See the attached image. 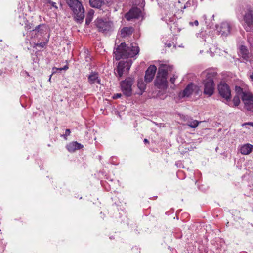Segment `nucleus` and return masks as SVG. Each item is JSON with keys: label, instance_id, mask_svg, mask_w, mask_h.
<instances>
[{"label": "nucleus", "instance_id": "obj_1", "mask_svg": "<svg viewBox=\"0 0 253 253\" xmlns=\"http://www.w3.org/2000/svg\"><path fill=\"white\" fill-rule=\"evenodd\" d=\"M139 48L138 46L135 44H130L128 46L125 42H122L117 47L114 48L113 54L116 60H119L122 58H126L134 57L138 54Z\"/></svg>", "mask_w": 253, "mask_h": 253}, {"label": "nucleus", "instance_id": "obj_2", "mask_svg": "<svg viewBox=\"0 0 253 253\" xmlns=\"http://www.w3.org/2000/svg\"><path fill=\"white\" fill-rule=\"evenodd\" d=\"M172 66L166 64H162L159 67L156 78L154 81V85L158 89L166 90L168 87L167 77L169 71H171Z\"/></svg>", "mask_w": 253, "mask_h": 253}, {"label": "nucleus", "instance_id": "obj_3", "mask_svg": "<svg viewBox=\"0 0 253 253\" xmlns=\"http://www.w3.org/2000/svg\"><path fill=\"white\" fill-rule=\"evenodd\" d=\"M66 3L73 13L75 21L77 23H83L84 18V9L81 0H66Z\"/></svg>", "mask_w": 253, "mask_h": 253}, {"label": "nucleus", "instance_id": "obj_4", "mask_svg": "<svg viewBox=\"0 0 253 253\" xmlns=\"http://www.w3.org/2000/svg\"><path fill=\"white\" fill-rule=\"evenodd\" d=\"M217 73L215 72H208L207 73L205 79L203 80L204 88L203 93L209 96L212 95L214 92L215 84L214 79L217 76Z\"/></svg>", "mask_w": 253, "mask_h": 253}, {"label": "nucleus", "instance_id": "obj_5", "mask_svg": "<svg viewBox=\"0 0 253 253\" xmlns=\"http://www.w3.org/2000/svg\"><path fill=\"white\" fill-rule=\"evenodd\" d=\"M132 63L131 59L119 62L116 69H115V73L117 74V76L119 78H120L124 74L128 73L131 67Z\"/></svg>", "mask_w": 253, "mask_h": 253}, {"label": "nucleus", "instance_id": "obj_6", "mask_svg": "<svg viewBox=\"0 0 253 253\" xmlns=\"http://www.w3.org/2000/svg\"><path fill=\"white\" fill-rule=\"evenodd\" d=\"M134 83V79L128 77L120 82L121 90L126 97H130L132 94V85Z\"/></svg>", "mask_w": 253, "mask_h": 253}, {"label": "nucleus", "instance_id": "obj_7", "mask_svg": "<svg viewBox=\"0 0 253 253\" xmlns=\"http://www.w3.org/2000/svg\"><path fill=\"white\" fill-rule=\"evenodd\" d=\"M218 90L220 95L226 101L231 100V93L229 86L225 82H220L218 85Z\"/></svg>", "mask_w": 253, "mask_h": 253}, {"label": "nucleus", "instance_id": "obj_8", "mask_svg": "<svg viewBox=\"0 0 253 253\" xmlns=\"http://www.w3.org/2000/svg\"><path fill=\"white\" fill-rule=\"evenodd\" d=\"M96 25L99 32L106 33L112 30L113 23L111 21H105L101 19H97Z\"/></svg>", "mask_w": 253, "mask_h": 253}, {"label": "nucleus", "instance_id": "obj_9", "mask_svg": "<svg viewBox=\"0 0 253 253\" xmlns=\"http://www.w3.org/2000/svg\"><path fill=\"white\" fill-rule=\"evenodd\" d=\"M244 20L246 23L244 29L247 32H253V11L249 10L244 16Z\"/></svg>", "mask_w": 253, "mask_h": 253}, {"label": "nucleus", "instance_id": "obj_10", "mask_svg": "<svg viewBox=\"0 0 253 253\" xmlns=\"http://www.w3.org/2000/svg\"><path fill=\"white\" fill-rule=\"evenodd\" d=\"M142 15V11L140 8L137 7H132L127 13H126L124 17L127 21H131L133 19H138Z\"/></svg>", "mask_w": 253, "mask_h": 253}, {"label": "nucleus", "instance_id": "obj_11", "mask_svg": "<svg viewBox=\"0 0 253 253\" xmlns=\"http://www.w3.org/2000/svg\"><path fill=\"white\" fill-rule=\"evenodd\" d=\"M216 28L218 34L224 37L227 36L230 33L231 29L230 24L227 22H222L220 25H216Z\"/></svg>", "mask_w": 253, "mask_h": 253}, {"label": "nucleus", "instance_id": "obj_12", "mask_svg": "<svg viewBox=\"0 0 253 253\" xmlns=\"http://www.w3.org/2000/svg\"><path fill=\"white\" fill-rule=\"evenodd\" d=\"M157 67L155 65H150L145 72V81L147 83L151 82L154 79Z\"/></svg>", "mask_w": 253, "mask_h": 253}, {"label": "nucleus", "instance_id": "obj_13", "mask_svg": "<svg viewBox=\"0 0 253 253\" xmlns=\"http://www.w3.org/2000/svg\"><path fill=\"white\" fill-rule=\"evenodd\" d=\"M47 30V27L45 24H40L35 27V29L30 31L31 35L34 34V37L38 38L39 36H42Z\"/></svg>", "mask_w": 253, "mask_h": 253}, {"label": "nucleus", "instance_id": "obj_14", "mask_svg": "<svg viewBox=\"0 0 253 253\" xmlns=\"http://www.w3.org/2000/svg\"><path fill=\"white\" fill-rule=\"evenodd\" d=\"M194 84L192 83L189 84L184 89L180 92L179 94V96L180 98L188 97L190 96L193 91Z\"/></svg>", "mask_w": 253, "mask_h": 253}, {"label": "nucleus", "instance_id": "obj_15", "mask_svg": "<svg viewBox=\"0 0 253 253\" xmlns=\"http://www.w3.org/2000/svg\"><path fill=\"white\" fill-rule=\"evenodd\" d=\"M88 82L90 84H94L95 83L100 84L101 80L99 77L98 73L92 71L88 77Z\"/></svg>", "mask_w": 253, "mask_h": 253}, {"label": "nucleus", "instance_id": "obj_16", "mask_svg": "<svg viewBox=\"0 0 253 253\" xmlns=\"http://www.w3.org/2000/svg\"><path fill=\"white\" fill-rule=\"evenodd\" d=\"M83 147V145L77 141L72 142L66 146V148L70 152H74Z\"/></svg>", "mask_w": 253, "mask_h": 253}, {"label": "nucleus", "instance_id": "obj_17", "mask_svg": "<svg viewBox=\"0 0 253 253\" xmlns=\"http://www.w3.org/2000/svg\"><path fill=\"white\" fill-rule=\"evenodd\" d=\"M239 54L244 60L248 61L249 60V52L247 47L246 46H240Z\"/></svg>", "mask_w": 253, "mask_h": 253}, {"label": "nucleus", "instance_id": "obj_18", "mask_svg": "<svg viewBox=\"0 0 253 253\" xmlns=\"http://www.w3.org/2000/svg\"><path fill=\"white\" fill-rule=\"evenodd\" d=\"M253 148V146L250 144H246L243 145L240 148V152L243 155L250 154Z\"/></svg>", "mask_w": 253, "mask_h": 253}, {"label": "nucleus", "instance_id": "obj_19", "mask_svg": "<svg viewBox=\"0 0 253 253\" xmlns=\"http://www.w3.org/2000/svg\"><path fill=\"white\" fill-rule=\"evenodd\" d=\"M134 29L132 27H124L121 30V34L122 37H125L126 36L131 35L133 32Z\"/></svg>", "mask_w": 253, "mask_h": 253}, {"label": "nucleus", "instance_id": "obj_20", "mask_svg": "<svg viewBox=\"0 0 253 253\" xmlns=\"http://www.w3.org/2000/svg\"><path fill=\"white\" fill-rule=\"evenodd\" d=\"M146 84L142 79L138 80L137 82V86L139 89L140 91L137 94L139 95H142L146 89Z\"/></svg>", "mask_w": 253, "mask_h": 253}, {"label": "nucleus", "instance_id": "obj_21", "mask_svg": "<svg viewBox=\"0 0 253 253\" xmlns=\"http://www.w3.org/2000/svg\"><path fill=\"white\" fill-rule=\"evenodd\" d=\"M103 2L102 0H89L90 5L93 8H100Z\"/></svg>", "mask_w": 253, "mask_h": 253}, {"label": "nucleus", "instance_id": "obj_22", "mask_svg": "<svg viewBox=\"0 0 253 253\" xmlns=\"http://www.w3.org/2000/svg\"><path fill=\"white\" fill-rule=\"evenodd\" d=\"M242 99L244 103L253 99V95L244 92L242 96Z\"/></svg>", "mask_w": 253, "mask_h": 253}, {"label": "nucleus", "instance_id": "obj_23", "mask_svg": "<svg viewBox=\"0 0 253 253\" xmlns=\"http://www.w3.org/2000/svg\"><path fill=\"white\" fill-rule=\"evenodd\" d=\"M200 123H201V122L191 119L188 120L187 124V125L191 128H195L198 126Z\"/></svg>", "mask_w": 253, "mask_h": 253}, {"label": "nucleus", "instance_id": "obj_24", "mask_svg": "<svg viewBox=\"0 0 253 253\" xmlns=\"http://www.w3.org/2000/svg\"><path fill=\"white\" fill-rule=\"evenodd\" d=\"M245 104L246 109L252 112H253V99L252 101L246 102Z\"/></svg>", "mask_w": 253, "mask_h": 253}, {"label": "nucleus", "instance_id": "obj_25", "mask_svg": "<svg viewBox=\"0 0 253 253\" xmlns=\"http://www.w3.org/2000/svg\"><path fill=\"white\" fill-rule=\"evenodd\" d=\"M34 27V25L33 24H32L30 22H29L28 21L26 20L25 23V26L24 28L26 30L30 31L31 30V29Z\"/></svg>", "mask_w": 253, "mask_h": 253}, {"label": "nucleus", "instance_id": "obj_26", "mask_svg": "<svg viewBox=\"0 0 253 253\" xmlns=\"http://www.w3.org/2000/svg\"><path fill=\"white\" fill-rule=\"evenodd\" d=\"M235 106H238L240 103V97L238 95H235L233 99Z\"/></svg>", "mask_w": 253, "mask_h": 253}, {"label": "nucleus", "instance_id": "obj_27", "mask_svg": "<svg viewBox=\"0 0 253 253\" xmlns=\"http://www.w3.org/2000/svg\"><path fill=\"white\" fill-rule=\"evenodd\" d=\"M235 91H236V93L237 94V95H238V96H239L241 94L243 95V93H244L243 92V88L239 86H235Z\"/></svg>", "mask_w": 253, "mask_h": 253}, {"label": "nucleus", "instance_id": "obj_28", "mask_svg": "<svg viewBox=\"0 0 253 253\" xmlns=\"http://www.w3.org/2000/svg\"><path fill=\"white\" fill-rule=\"evenodd\" d=\"M92 19V15L91 14V13L89 12L86 17L85 24L86 25H89L90 23V22H91Z\"/></svg>", "mask_w": 253, "mask_h": 253}, {"label": "nucleus", "instance_id": "obj_29", "mask_svg": "<svg viewBox=\"0 0 253 253\" xmlns=\"http://www.w3.org/2000/svg\"><path fill=\"white\" fill-rule=\"evenodd\" d=\"M71 133V130L70 129H66L65 130V133L61 135V137H63L65 140H67V136H69Z\"/></svg>", "mask_w": 253, "mask_h": 253}, {"label": "nucleus", "instance_id": "obj_30", "mask_svg": "<svg viewBox=\"0 0 253 253\" xmlns=\"http://www.w3.org/2000/svg\"><path fill=\"white\" fill-rule=\"evenodd\" d=\"M87 53L85 56V60L86 62H90L91 60V57L90 55L88 53V51H87Z\"/></svg>", "mask_w": 253, "mask_h": 253}, {"label": "nucleus", "instance_id": "obj_31", "mask_svg": "<svg viewBox=\"0 0 253 253\" xmlns=\"http://www.w3.org/2000/svg\"><path fill=\"white\" fill-rule=\"evenodd\" d=\"M52 75L53 74L57 73L58 71H61V69L60 68H57V67H54L52 68Z\"/></svg>", "mask_w": 253, "mask_h": 253}, {"label": "nucleus", "instance_id": "obj_32", "mask_svg": "<svg viewBox=\"0 0 253 253\" xmlns=\"http://www.w3.org/2000/svg\"><path fill=\"white\" fill-rule=\"evenodd\" d=\"M48 3L51 4V5L53 7H55L56 8H57V7L56 6V3L55 2H53L51 0H49L48 1Z\"/></svg>", "mask_w": 253, "mask_h": 253}, {"label": "nucleus", "instance_id": "obj_33", "mask_svg": "<svg viewBox=\"0 0 253 253\" xmlns=\"http://www.w3.org/2000/svg\"><path fill=\"white\" fill-rule=\"evenodd\" d=\"M122 96V94L121 93H117L113 95V98L114 99H116L117 98H120Z\"/></svg>", "mask_w": 253, "mask_h": 253}, {"label": "nucleus", "instance_id": "obj_34", "mask_svg": "<svg viewBox=\"0 0 253 253\" xmlns=\"http://www.w3.org/2000/svg\"><path fill=\"white\" fill-rule=\"evenodd\" d=\"M189 24L191 26L195 25V26H197L199 24V22H198V20H195L194 22H190L189 23Z\"/></svg>", "mask_w": 253, "mask_h": 253}, {"label": "nucleus", "instance_id": "obj_35", "mask_svg": "<svg viewBox=\"0 0 253 253\" xmlns=\"http://www.w3.org/2000/svg\"><path fill=\"white\" fill-rule=\"evenodd\" d=\"M177 78V77H175V75H173V77H171L170 79V82L172 83V84H174V82H175V80L176 79V78Z\"/></svg>", "mask_w": 253, "mask_h": 253}, {"label": "nucleus", "instance_id": "obj_36", "mask_svg": "<svg viewBox=\"0 0 253 253\" xmlns=\"http://www.w3.org/2000/svg\"><path fill=\"white\" fill-rule=\"evenodd\" d=\"M206 23L207 24V26L209 27L210 28H211L212 27V26H213V23L212 21L211 22H210L208 23V22L207 21H206Z\"/></svg>", "mask_w": 253, "mask_h": 253}, {"label": "nucleus", "instance_id": "obj_37", "mask_svg": "<svg viewBox=\"0 0 253 253\" xmlns=\"http://www.w3.org/2000/svg\"><path fill=\"white\" fill-rule=\"evenodd\" d=\"M246 125H249V126H253V122H247V123H245L243 124V126H245Z\"/></svg>", "mask_w": 253, "mask_h": 253}, {"label": "nucleus", "instance_id": "obj_38", "mask_svg": "<svg viewBox=\"0 0 253 253\" xmlns=\"http://www.w3.org/2000/svg\"><path fill=\"white\" fill-rule=\"evenodd\" d=\"M61 69V71L62 70H67L69 68V66L68 64H66L63 67L60 68Z\"/></svg>", "mask_w": 253, "mask_h": 253}, {"label": "nucleus", "instance_id": "obj_39", "mask_svg": "<svg viewBox=\"0 0 253 253\" xmlns=\"http://www.w3.org/2000/svg\"><path fill=\"white\" fill-rule=\"evenodd\" d=\"M165 45L168 47H170L171 46V43H166Z\"/></svg>", "mask_w": 253, "mask_h": 253}, {"label": "nucleus", "instance_id": "obj_40", "mask_svg": "<svg viewBox=\"0 0 253 253\" xmlns=\"http://www.w3.org/2000/svg\"><path fill=\"white\" fill-rule=\"evenodd\" d=\"M144 143H149V140L148 139H144Z\"/></svg>", "mask_w": 253, "mask_h": 253}, {"label": "nucleus", "instance_id": "obj_41", "mask_svg": "<svg viewBox=\"0 0 253 253\" xmlns=\"http://www.w3.org/2000/svg\"><path fill=\"white\" fill-rule=\"evenodd\" d=\"M203 18H204L205 20H206L207 16H206V15H203Z\"/></svg>", "mask_w": 253, "mask_h": 253}, {"label": "nucleus", "instance_id": "obj_42", "mask_svg": "<svg viewBox=\"0 0 253 253\" xmlns=\"http://www.w3.org/2000/svg\"><path fill=\"white\" fill-rule=\"evenodd\" d=\"M39 45H40L41 47H43V44H42V43H40V44H39Z\"/></svg>", "mask_w": 253, "mask_h": 253}, {"label": "nucleus", "instance_id": "obj_43", "mask_svg": "<svg viewBox=\"0 0 253 253\" xmlns=\"http://www.w3.org/2000/svg\"><path fill=\"white\" fill-rule=\"evenodd\" d=\"M52 75L51 74V75L50 76V78H49V81H50Z\"/></svg>", "mask_w": 253, "mask_h": 253}, {"label": "nucleus", "instance_id": "obj_44", "mask_svg": "<svg viewBox=\"0 0 253 253\" xmlns=\"http://www.w3.org/2000/svg\"><path fill=\"white\" fill-rule=\"evenodd\" d=\"M25 74L27 75V76H29V73L27 72H25Z\"/></svg>", "mask_w": 253, "mask_h": 253}, {"label": "nucleus", "instance_id": "obj_45", "mask_svg": "<svg viewBox=\"0 0 253 253\" xmlns=\"http://www.w3.org/2000/svg\"><path fill=\"white\" fill-rule=\"evenodd\" d=\"M214 15H213L212 16V20H214Z\"/></svg>", "mask_w": 253, "mask_h": 253}, {"label": "nucleus", "instance_id": "obj_46", "mask_svg": "<svg viewBox=\"0 0 253 253\" xmlns=\"http://www.w3.org/2000/svg\"><path fill=\"white\" fill-rule=\"evenodd\" d=\"M110 238L111 239H113V237H110Z\"/></svg>", "mask_w": 253, "mask_h": 253}]
</instances>
